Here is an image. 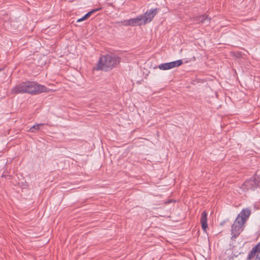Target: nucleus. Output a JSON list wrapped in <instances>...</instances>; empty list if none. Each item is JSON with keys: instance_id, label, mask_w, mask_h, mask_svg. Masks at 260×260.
Wrapping results in <instances>:
<instances>
[{"instance_id": "nucleus-1", "label": "nucleus", "mask_w": 260, "mask_h": 260, "mask_svg": "<svg viewBox=\"0 0 260 260\" xmlns=\"http://www.w3.org/2000/svg\"><path fill=\"white\" fill-rule=\"evenodd\" d=\"M48 91L46 86L31 81L22 82L16 85L12 90V93L14 94L27 93L37 94Z\"/></svg>"}, {"instance_id": "nucleus-2", "label": "nucleus", "mask_w": 260, "mask_h": 260, "mask_svg": "<svg viewBox=\"0 0 260 260\" xmlns=\"http://www.w3.org/2000/svg\"><path fill=\"white\" fill-rule=\"evenodd\" d=\"M120 59L115 55H106L100 57L97 64V70L108 71L115 67Z\"/></svg>"}, {"instance_id": "nucleus-3", "label": "nucleus", "mask_w": 260, "mask_h": 260, "mask_svg": "<svg viewBox=\"0 0 260 260\" xmlns=\"http://www.w3.org/2000/svg\"><path fill=\"white\" fill-rule=\"evenodd\" d=\"M245 223L236 218L231 226L232 238L235 239L243 231Z\"/></svg>"}, {"instance_id": "nucleus-4", "label": "nucleus", "mask_w": 260, "mask_h": 260, "mask_svg": "<svg viewBox=\"0 0 260 260\" xmlns=\"http://www.w3.org/2000/svg\"><path fill=\"white\" fill-rule=\"evenodd\" d=\"M259 180L258 178L253 177L247 180L242 185L241 188L246 191L248 190H254L256 189L259 184Z\"/></svg>"}, {"instance_id": "nucleus-5", "label": "nucleus", "mask_w": 260, "mask_h": 260, "mask_svg": "<svg viewBox=\"0 0 260 260\" xmlns=\"http://www.w3.org/2000/svg\"><path fill=\"white\" fill-rule=\"evenodd\" d=\"M121 23L124 26H140L144 25L143 23L142 16L140 15L136 18H131L128 20H125L121 21Z\"/></svg>"}, {"instance_id": "nucleus-6", "label": "nucleus", "mask_w": 260, "mask_h": 260, "mask_svg": "<svg viewBox=\"0 0 260 260\" xmlns=\"http://www.w3.org/2000/svg\"><path fill=\"white\" fill-rule=\"evenodd\" d=\"M182 63V60L181 59H179L170 62L160 64L158 66V68L161 70H170L181 66Z\"/></svg>"}, {"instance_id": "nucleus-7", "label": "nucleus", "mask_w": 260, "mask_h": 260, "mask_svg": "<svg viewBox=\"0 0 260 260\" xmlns=\"http://www.w3.org/2000/svg\"><path fill=\"white\" fill-rule=\"evenodd\" d=\"M157 12V9H151L147 11L144 15H141L142 16L143 21V23H144V24L152 21Z\"/></svg>"}, {"instance_id": "nucleus-8", "label": "nucleus", "mask_w": 260, "mask_h": 260, "mask_svg": "<svg viewBox=\"0 0 260 260\" xmlns=\"http://www.w3.org/2000/svg\"><path fill=\"white\" fill-rule=\"evenodd\" d=\"M255 256V260H260V242L252 248L248 254L247 258L251 259Z\"/></svg>"}, {"instance_id": "nucleus-9", "label": "nucleus", "mask_w": 260, "mask_h": 260, "mask_svg": "<svg viewBox=\"0 0 260 260\" xmlns=\"http://www.w3.org/2000/svg\"><path fill=\"white\" fill-rule=\"evenodd\" d=\"M251 214V210L249 208L243 209L238 214L237 218L244 222H246Z\"/></svg>"}, {"instance_id": "nucleus-10", "label": "nucleus", "mask_w": 260, "mask_h": 260, "mask_svg": "<svg viewBox=\"0 0 260 260\" xmlns=\"http://www.w3.org/2000/svg\"><path fill=\"white\" fill-rule=\"evenodd\" d=\"M202 228L204 230V231H206V229L208 227L207 224V213L204 211H203L201 216V220H200Z\"/></svg>"}, {"instance_id": "nucleus-11", "label": "nucleus", "mask_w": 260, "mask_h": 260, "mask_svg": "<svg viewBox=\"0 0 260 260\" xmlns=\"http://www.w3.org/2000/svg\"><path fill=\"white\" fill-rule=\"evenodd\" d=\"M194 19V21L198 23H208L210 21V18H209L206 15L196 16Z\"/></svg>"}, {"instance_id": "nucleus-12", "label": "nucleus", "mask_w": 260, "mask_h": 260, "mask_svg": "<svg viewBox=\"0 0 260 260\" xmlns=\"http://www.w3.org/2000/svg\"><path fill=\"white\" fill-rule=\"evenodd\" d=\"M44 124L43 123H38L36 124H35L32 127H31L29 130L28 132L31 133H36L38 132L40 129L43 128Z\"/></svg>"}, {"instance_id": "nucleus-13", "label": "nucleus", "mask_w": 260, "mask_h": 260, "mask_svg": "<svg viewBox=\"0 0 260 260\" xmlns=\"http://www.w3.org/2000/svg\"><path fill=\"white\" fill-rule=\"evenodd\" d=\"M101 8H98V9H93L92 10H91V11L90 12H88L87 13H86L83 17H82L80 19H79L78 20H77V22H80L81 21H83L84 20H85L86 19H87V18H88L92 14H93V13L101 10Z\"/></svg>"}, {"instance_id": "nucleus-14", "label": "nucleus", "mask_w": 260, "mask_h": 260, "mask_svg": "<svg viewBox=\"0 0 260 260\" xmlns=\"http://www.w3.org/2000/svg\"><path fill=\"white\" fill-rule=\"evenodd\" d=\"M235 55H236V56L237 57L239 58V57H241V54L240 53H239V52H238V53H236V54H235Z\"/></svg>"}, {"instance_id": "nucleus-15", "label": "nucleus", "mask_w": 260, "mask_h": 260, "mask_svg": "<svg viewBox=\"0 0 260 260\" xmlns=\"http://www.w3.org/2000/svg\"><path fill=\"white\" fill-rule=\"evenodd\" d=\"M225 222H226V220L223 221L222 222H221L220 225H223Z\"/></svg>"}]
</instances>
